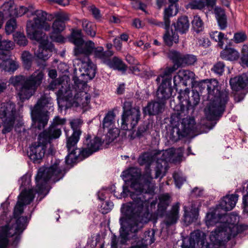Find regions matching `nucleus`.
<instances>
[{
  "label": "nucleus",
  "instance_id": "1",
  "mask_svg": "<svg viewBox=\"0 0 248 248\" xmlns=\"http://www.w3.org/2000/svg\"><path fill=\"white\" fill-rule=\"evenodd\" d=\"M122 176L131 182V187L135 190L130 193L133 201L125 206L126 214L138 216L143 207L148 206L149 200L155 193V186L152 181L151 170L148 167L142 176L140 169L132 167L123 171Z\"/></svg>",
  "mask_w": 248,
  "mask_h": 248
},
{
  "label": "nucleus",
  "instance_id": "2",
  "mask_svg": "<svg viewBox=\"0 0 248 248\" xmlns=\"http://www.w3.org/2000/svg\"><path fill=\"white\" fill-rule=\"evenodd\" d=\"M67 171L65 166L62 165V162L55 158L52 159L51 165L49 167H41L35 178L36 189H24L18 196V201L24 205H28L33 200L35 194L37 193L46 196L50 190L48 182L50 180L53 183L62 179Z\"/></svg>",
  "mask_w": 248,
  "mask_h": 248
},
{
  "label": "nucleus",
  "instance_id": "3",
  "mask_svg": "<svg viewBox=\"0 0 248 248\" xmlns=\"http://www.w3.org/2000/svg\"><path fill=\"white\" fill-rule=\"evenodd\" d=\"M198 92L201 94L206 93L210 101L204 108L207 118L210 120H218L225 110L229 100V91H220L218 82L216 79H205L195 83Z\"/></svg>",
  "mask_w": 248,
  "mask_h": 248
},
{
  "label": "nucleus",
  "instance_id": "4",
  "mask_svg": "<svg viewBox=\"0 0 248 248\" xmlns=\"http://www.w3.org/2000/svg\"><path fill=\"white\" fill-rule=\"evenodd\" d=\"M227 224L223 223V228L217 227L212 231L209 235L210 243L205 242L206 235L202 232H196L193 238H191V242L194 246L197 243L202 246V248H221L223 242H227L232 237H234L239 233V226L233 223L229 224L226 227Z\"/></svg>",
  "mask_w": 248,
  "mask_h": 248
},
{
  "label": "nucleus",
  "instance_id": "5",
  "mask_svg": "<svg viewBox=\"0 0 248 248\" xmlns=\"http://www.w3.org/2000/svg\"><path fill=\"white\" fill-rule=\"evenodd\" d=\"M24 205L18 201L14 211V218H11L6 224L0 227V248H7L9 244L8 238L15 236L14 242L20 239V235L27 226V217L19 216L23 212Z\"/></svg>",
  "mask_w": 248,
  "mask_h": 248
},
{
  "label": "nucleus",
  "instance_id": "6",
  "mask_svg": "<svg viewBox=\"0 0 248 248\" xmlns=\"http://www.w3.org/2000/svg\"><path fill=\"white\" fill-rule=\"evenodd\" d=\"M41 70H36L31 76L18 75L12 77L10 82L16 88L19 99L23 102L30 99L36 92L44 78Z\"/></svg>",
  "mask_w": 248,
  "mask_h": 248
},
{
  "label": "nucleus",
  "instance_id": "7",
  "mask_svg": "<svg viewBox=\"0 0 248 248\" xmlns=\"http://www.w3.org/2000/svg\"><path fill=\"white\" fill-rule=\"evenodd\" d=\"M174 112L172 114L171 119L172 121L177 122L170 132V139L176 142L181 139L186 137L194 130L195 122L193 118L186 117L188 114L185 107L179 104L174 108Z\"/></svg>",
  "mask_w": 248,
  "mask_h": 248
},
{
  "label": "nucleus",
  "instance_id": "8",
  "mask_svg": "<svg viewBox=\"0 0 248 248\" xmlns=\"http://www.w3.org/2000/svg\"><path fill=\"white\" fill-rule=\"evenodd\" d=\"M70 41L75 45L77 49L80 50L83 55H90L93 53L94 57L99 59L101 62L106 64L108 59L113 55L112 50L104 51L102 46L95 47L94 43L92 41L84 42L82 38L81 30H73L70 37Z\"/></svg>",
  "mask_w": 248,
  "mask_h": 248
},
{
  "label": "nucleus",
  "instance_id": "9",
  "mask_svg": "<svg viewBox=\"0 0 248 248\" xmlns=\"http://www.w3.org/2000/svg\"><path fill=\"white\" fill-rule=\"evenodd\" d=\"M61 134V131L55 127H51L41 133L38 141L31 144L30 147L29 156L33 162L40 160L44 156L46 145L50 144L51 140L58 138Z\"/></svg>",
  "mask_w": 248,
  "mask_h": 248
},
{
  "label": "nucleus",
  "instance_id": "10",
  "mask_svg": "<svg viewBox=\"0 0 248 248\" xmlns=\"http://www.w3.org/2000/svg\"><path fill=\"white\" fill-rule=\"evenodd\" d=\"M79 49L74 48V54L77 59L82 63L80 75L74 76L73 80L77 87L80 90H85L87 87V82L93 79L95 75L96 66L91 61L87 55H83Z\"/></svg>",
  "mask_w": 248,
  "mask_h": 248
},
{
  "label": "nucleus",
  "instance_id": "11",
  "mask_svg": "<svg viewBox=\"0 0 248 248\" xmlns=\"http://www.w3.org/2000/svg\"><path fill=\"white\" fill-rule=\"evenodd\" d=\"M51 98L44 94L37 101L31 109V116L33 121L37 124L36 127L41 130L47 124L48 121L47 108L48 105L51 104Z\"/></svg>",
  "mask_w": 248,
  "mask_h": 248
},
{
  "label": "nucleus",
  "instance_id": "12",
  "mask_svg": "<svg viewBox=\"0 0 248 248\" xmlns=\"http://www.w3.org/2000/svg\"><path fill=\"white\" fill-rule=\"evenodd\" d=\"M122 127L124 130L133 129L138 124L140 117L139 107H132L131 101H125L123 107Z\"/></svg>",
  "mask_w": 248,
  "mask_h": 248
},
{
  "label": "nucleus",
  "instance_id": "13",
  "mask_svg": "<svg viewBox=\"0 0 248 248\" xmlns=\"http://www.w3.org/2000/svg\"><path fill=\"white\" fill-rule=\"evenodd\" d=\"M16 114L15 103L8 102L1 104L0 108V119L3 124V134L10 132L12 130L15 122Z\"/></svg>",
  "mask_w": 248,
  "mask_h": 248
},
{
  "label": "nucleus",
  "instance_id": "14",
  "mask_svg": "<svg viewBox=\"0 0 248 248\" xmlns=\"http://www.w3.org/2000/svg\"><path fill=\"white\" fill-rule=\"evenodd\" d=\"M175 70L174 67L166 68L161 74L162 82L157 91V97L161 99H169L172 94L171 86V75Z\"/></svg>",
  "mask_w": 248,
  "mask_h": 248
},
{
  "label": "nucleus",
  "instance_id": "15",
  "mask_svg": "<svg viewBox=\"0 0 248 248\" xmlns=\"http://www.w3.org/2000/svg\"><path fill=\"white\" fill-rule=\"evenodd\" d=\"M239 220L238 217L234 214H224L223 215H217L214 212L208 213L206 216V224L209 226H214L218 223L219 225L217 227L220 228H224L222 224L226 223V227L229 224L233 223L236 225Z\"/></svg>",
  "mask_w": 248,
  "mask_h": 248
},
{
  "label": "nucleus",
  "instance_id": "16",
  "mask_svg": "<svg viewBox=\"0 0 248 248\" xmlns=\"http://www.w3.org/2000/svg\"><path fill=\"white\" fill-rule=\"evenodd\" d=\"M169 56L178 67L194 64L197 60L196 57L193 55H183L175 50L170 51Z\"/></svg>",
  "mask_w": 248,
  "mask_h": 248
},
{
  "label": "nucleus",
  "instance_id": "17",
  "mask_svg": "<svg viewBox=\"0 0 248 248\" xmlns=\"http://www.w3.org/2000/svg\"><path fill=\"white\" fill-rule=\"evenodd\" d=\"M32 15L35 16L33 17V20L28 21L26 27H29L31 24L32 27L40 28L44 22L46 21H51L54 18L53 14H48L41 10L35 11Z\"/></svg>",
  "mask_w": 248,
  "mask_h": 248
},
{
  "label": "nucleus",
  "instance_id": "18",
  "mask_svg": "<svg viewBox=\"0 0 248 248\" xmlns=\"http://www.w3.org/2000/svg\"><path fill=\"white\" fill-rule=\"evenodd\" d=\"M56 19L52 26V33L59 34L65 28V22L69 20L68 14L63 12H58L53 14Z\"/></svg>",
  "mask_w": 248,
  "mask_h": 248
},
{
  "label": "nucleus",
  "instance_id": "19",
  "mask_svg": "<svg viewBox=\"0 0 248 248\" xmlns=\"http://www.w3.org/2000/svg\"><path fill=\"white\" fill-rule=\"evenodd\" d=\"M156 97H157V95ZM157 101L150 102L143 108L144 114L155 115L162 111L165 106V101L167 99H161L157 97Z\"/></svg>",
  "mask_w": 248,
  "mask_h": 248
},
{
  "label": "nucleus",
  "instance_id": "20",
  "mask_svg": "<svg viewBox=\"0 0 248 248\" xmlns=\"http://www.w3.org/2000/svg\"><path fill=\"white\" fill-rule=\"evenodd\" d=\"M31 25L26 27V31L31 39L35 40L39 43V45L49 43L47 36L42 31H38L39 28L32 27Z\"/></svg>",
  "mask_w": 248,
  "mask_h": 248
},
{
  "label": "nucleus",
  "instance_id": "21",
  "mask_svg": "<svg viewBox=\"0 0 248 248\" xmlns=\"http://www.w3.org/2000/svg\"><path fill=\"white\" fill-rule=\"evenodd\" d=\"M179 203H176L172 206L170 211L166 214L164 223L167 229L177 222L179 218Z\"/></svg>",
  "mask_w": 248,
  "mask_h": 248
},
{
  "label": "nucleus",
  "instance_id": "22",
  "mask_svg": "<svg viewBox=\"0 0 248 248\" xmlns=\"http://www.w3.org/2000/svg\"><path fill=\"white\" fill-rule=\"evenodd\" d=\"M232 89L238 91L248 86V76L243 74L239 76L232 78L230 80Z\"/></svg>",
  "mask_w": 248,
  "mask_h": 248
},
{
  "label": "nucleus",
  "instance_id": "23",
  "mask_svg": "<svg viewBox=\"0 0 248 248\" xmlns=\"http://www.w3.org/2000/svg\"><path fill=\"white\" fill-rule=\"evenodd\" d=\"M53 48L54 46L51 43L39 45L34 54L39 59L46 61L51 56Z\"/></svg>",
  "mask_w": 248,
  "mask_h": 248
},
{
  "label": "nucleus",
  "instance_id": "24",
  "mask_svg": "<svg viewBox=\"0 0 248 248\" xmlns=\"http://www.w3.org/2000/svg\"><path fill=\"white\" fill-rule=\"evenodd\" d=\"M238 195L231 194L224 197L220 202L219 206L225 211L232 210L238 201Z\"/></svg>",
  "mask_w": 248,
  "mask_h": 248
},
{
  "label": "nucleus",
  "instance_id": "25",
  "mask_svg": "<svg viewBox=\"0 0 248 248\" xmlns=\"http://www.w3.org/2000/svg\"><path fill=\"white\" fill-rule=\"evenodd\" d=\"M164 29L166 31L163 38L165 45L171 46L173 44H177L179 42V36L176 31H173L172 29L170 30L169 27Z\"/></svg>",
  "mask_w": 248,
  "mask_h": 248
},
{
  "label": "nucleus",
  "instance_id": "26",
  "mask_svg": "<svg viewBox=\"0 0 248 248\" xmlns=\"http://www.w3.org/2000/svg\"><path fill=\"white\" fill-rule=\"evenodd\" d=\"M216 3V0H193L188 4V7L191 9L202 10L206 6L212 9Z\"/></svg>",
  "mask_w": 248,
  "mask_h": 248
},
{
  "label": "nucleus",
  "instance_id": "27",
  "mask_svg": "<svg viewBox=\"0 0 248 248\" xmlns=\"http://www.w3.org/2000/svg\"><path fill=\"white\" fill-rule=\"evenodd\" d=\"M83 143L84 145L88 147L93 153H94L101 149L103 142L102 139L98 137H96L93 139H91V136L88 135L85 137Z\"/></svg>",
  "mask_w": 248,
  "mask_h": 248
},
{
  "label": "nucleus",
  "instance_id": "28",
  "mask_svg": "<svg viewBox=\"0 0 248 248\" xmlns=\"http://www.w3.org/2000/svg\"><path fill=\"white\" fill-rule=\"evenodd\" d=\"M158 199L157 215L162 216L171 202L170 196L168 193L162 194L159 196Z\"/></svg>",
  "mask_w": 248,
  "mask_h": 248
},
{
  "label": "nucleus",
  "instance_id": "29",
  "mask_svg": "<svg viewBox=\"0 0 248 248\" xmlns=\"http://www.w3.org/2000/svg\"><path fill=\"white\" fill-rule=\"evenodd\" d=\"M220 57L225 60L234 61L239 59L240 54L238 51L234 48L226 47L220 52Z\"/></svg>",
  "mask_w": 248,
  "mask_h": 248
},
{
  "label": "nucleus",
  "instance_id": "30",
  "mask_svg": "<svg viewBox=\"0 0 248 248\" xmlns=\"http://www.w3.org/2000/svg\"><path fill=\"white\" fill-rule=\"evenodd\" d=\"M106 65L111 68L121 71L123 73H125L127 68L123 61L117 57H114L111 60L109 58Z\"/></svg>",
  "mask_w": 248,
  "mask_h": 248
},
{
  "label": "nucleus",
  "instance_id": "31",
  "mask_svg": "<svg viewBox=\"0 0 248 248\" xmlns=\"http://www.w3.org/2000/svg\"><path fill=\"white\" fill-rule=\"evenodd\" d=\"M194 73L187 70H180L177 75L173 78V82L175 85H177L182 80L186 81L190 78H193Z\"/></svg>",
  "mask_w": 248,
  "mask_h": 248
},
{
  "label": "nucleus",
  "instance_id": "32",
  "mask_svg": "<svg viewBox=\"0 0 248 248\" xmlns=\"http://www.w3.org/2000/svg\"><path fill=\"white\" fill-rule=\"evenodd\" d=\"M175 30L181 33H185L188 30L189 23L187 16H182L179 18L176 23L174 24Z\"/></svg>",
  "mask_w": 248,
  "mask_h": 248
},
{
  "label": "nucleus",
  "instance_id": "33",
  "mask_svg": "<svg viewBox=\"0 0 248 248\" xmlns=\"http://www.w3.org/2000/svg\"><path fill=\"white\" fill-rule=\"evenodd\" d=\"M82 26L83 31L89 36L94 37L96 34V26L92 22L86 19L82 20Z\"/></svg>",
  "mask_w": 248,
  "mask_h": 248
},
{
  "label": "nucleus",
  "instance_id": "34",
  "mask_svg": "<svg viewBox=\"0 0 248 248\" xmlns=\"http://www.w3.org/2000/svg\"><path fill=\"white\" fill-rule=\"evenodd\" d=\"M192 93L191 97L187 101V107L186 108L187 111L191 110L192 112L194 111V107L199 104L200 100L199 93L198 91H193Z\"/></svg>",
  "mask_w": 248,
  "mask_h": 248
},
{
  "label": "nucleus",
  "instance_id": "35",
  "mask_svg": "<svg viewBox=\"0 0 248 248\" xmlns=\"http://www.w3.org/2000/svg\"><path fill=\"white\" fill-rule=\"evenodd\" d=\"M80 136L79 133L75 132L73 133L71 136L67 138L66 147L68 152L77 149L76 146L79 140Z\"/></svg>",
  "mask_w": 248,
  "mask_h": 248
},
{
  "label": "nucleus",
  "instance_id": "36",
  "mask_svg": "<svg viewBox=\"0 0 248 248\" xmlns=\"http://www.w3.org/2000/svg\"><path fill=\"white\" fill-rule=\"evenodd\" d=\"M74 83V87H73L72 88L70 87L68 88L66 92L64 93V95H63V98L62 99V100H65L67 101L75 103V100L74 98V97L75 95L77 94V93H78V91L81 90L77 87V84L75 82Z\"/></svg>",
  "mask_w": 248,
  "mask_h": 248
},
{
  "label": "nucleus",
  "instance_id": "37",
  "mask_svg": "<svg viewBox=\"0 0 248 248\" xmlns=\"http://www.w3.org/2000/svg\"><path fill=\"white\" fill-rule=\"evenodd\" d=\"M115 114L113 111H108L105 115L103 121V127L108 128L113 126L114 123Z\"/></svg>",
  "mask_w": 248,
  "mask_h": 248
},
{
  "label": "nucleus",
  "instance_id": "38",
  "mask_svg": "<svg viewBox=\"0 0 248 248\" xmlns=\"http://www.w3.org/2000/svg\"><path fill=\"white\" fill-rule=\"evenodd\" d=\"M3 65L4 70L10 73H14L19 67L18 62L11 59L4 62Z\"/></svg>",
  "mask_w": 248,
  "mask_h": 248
},
{
  "label": "nucleus",
  "instance_id": "39",
  "mask_svg": "<svg viewBox=\"0 0 248 248\" xmlns=\"http://www.w3.org/2000/svg\"><path fill=\"white\" fill-rule=\"evenodd\" d=\"M80 161L77 149H76V150H71L70 152H68V155L65 158V162L67 165H72L76 162Z\"/></svg>",
  "mask_w": 248,
  "mask_h": 248
},
{
  "label": "nucleus",
  "instance_id": "40",
  "mask_svg": "<svg viewBox=\"0 0 248 248\" xmlns=\"http://www.w3.org/2000/svg\"><path fill=\"white\" fill-rule=\"evenodd\" d=\"M174 8H175L176 10H177L176 6L173 4H170L168 8L165 9L164 11L163 19L165 22V28L170 27V17L173 16L172 11Z\"/></svg>",
  "mask_w": 248,
  "mask_h": 248
},
{
  "label": "nucleus",
  "instance_id": "41",
  "mask_svg": "<svg viewBox=\"0 0 248 248\" xmlns=\"http://www.w3.org/2000/svg\"><path fill=\"white\" fill-rule=\"evenodd\" d=\"M224 34L221 32L217 31H212L210 33L211 38L218 42V46L222 48L224 45L223 40L224 39Z\"/></svg>",
  "mask_w": 248,
  "mask_h": 248
},
{
  "label": "nucleus",
  "instance_id": "42",
  "mask_svg": "<svg viewBox=\"0 0 248 248\" xmlns=\"http://www.w3.org/2000/svg\"><path fill=\"white\" fill-rule=\"evenodd\" d=\"M77 150L78 153L79 160L81 161L89 157L93 153L91 149L84 145V144L81 148L77 149Z\"/></svg>",
  "mask_w": 248,
  "mask_h": 248
},
{
  "label": "nucleus",
  "instance_id": "43",
  "mask_svg": "<svg viewBox=\"0 0 248 248\" xmlns=\"http://www.w3.org/2000/svg\"><path fill=\"white\" fill-rule=\"evenodd\" d=\"M15 42L20 46H25L28 44V40L23 33L17 32L13 34Z\"/></svg>",
  "mask_w": 248,
  "mask_h": 248
},
{
  "label": "nucleus",
  "instance_id": "44",
  "mask_svg": "<svg viewBox=\"0 0 248 248\" xmlns=\"http://www.w3.org/2000/svg\"><path fill=\"white\" fill-rule=\"evenodd\" d=\"M141 241H143L145 244L151 245L155 241V232L153 230H148L144 232V236L140 239Z\"/></svg>",
  "mask_w": 248,
  "mask_h": 248
},
{
  "label": "nucleus",
  "instance_id": "45",
  "mask_svg": "<svg viewBox=\"0 0 248 248\" xmlns=\"http://www.w3.org/2000/svg\"><path fill=\"white\" fill-rule=\"evenodd\" d=\"M192 25L194 30L198 33L202 31L204 29L203 23L201 17L198 15L194 16Z\"/></svg>",
  "mask_w": 248,
  "mask_h": 248
},
{
  "label": "nucleus",
  "instance_id": "46",
  "mask_svg": "<svg viewBox=\"0 0 248 248\" xmlns=\"http://www.w3.org/2000/svg\"><path fill=\"white\" fill-rule=\"evenodd\" d=\"M14 43L9 40L2 39L0 34V50L11 51L14 48Z\"/></svg>",
  "mask_w": 248,
  "mask_h": 248
},
{
  "label": "nucleus",
  "instance_id": "47",
  "mask_svg": "<svg viewBox=\"0 0 248 248\" xmlns=\"http://www.w3.org/2000/svg\"><path fill=\"white\" fill-rule=\"evenodd\" d=\"M16 28V22L15 19H11L7 21L5 26V32L7 34L13 33Z\"/></svg>",
  "mask_w": 248,
  "mask_h": 248
},
{
  "label": "nucleus",
  "instance_id": "48",
  "mask_svg": "<svg viewBox=\"0 0 248 248\" xmlns=\"http://www.w3.org/2000/svg\"><path fill=\"white\" fill-rule=\"evenodd\" d=\"M248 39L247 35L243 31H238L234 34L233 40L236 44L242 43Z\"/></svg>",
  "mask_w": 248,
  "mask_h": 248
},
{
  "label": "nucleus",
  "instance_id": "49",
  "mask_svg": "<svg viewBox=\"0 0 248 248\" xmlns=\"http://www.w3.org/2000/svg\"><path fill=\"white\" fill-rule=\"evenodd\" d=\"M83 124V121L79 119H73L70 122V125L73 130V133H79V135L81 134L80 127Z\"/></svg>",
  "mask_w": 248,
  "mask_h": 248
},
{
  "label": "nucleus",
  "instance_id": "50",
  "mask_svg": "<svg viewBox=\"0 0 248 248\" xmlns=\"http://www.w3.org/2000/svg\"><path fill=\"white\" fill-rule=\"evenodd\" d=\"M29 9L23 6H20L14 9V11H11L10 13L11 16H21L26 14Z\"/></svg>",
  "mask_w": 248,
  "mask_h": 248
},
{
  "label": "nucleus",
  "instance_id": "51",
  "mask_svg": "<svg viewBox=\"0 0 248 248\" xmlns=\"http://www.w3.org/2000/svg\"><path fill=\"white\" fill-rule=\"evenodd\" d=\"M21 58L25 67L27 69L30 68L31 64V57L30 53L24 51L22 54Z\"/></svg>",
  "mask_w": 248,
  "mask_h": 248
},
{
  "label": "nucleus",
  "instance_id": "52",
  "mask_svg": "<svg viewBox=\"0 0 248 248\" xmlns=\"http://www.w3.org/2000/svg\"><path fill=\"white\" fill-rule=\"evenodd\" d=\"M225 64L223 62H218L214 64L211 70L214 73L221 75L224 71Z\"/></svg>",
  "mask_w": 248,
  "mask_h": 248
},
{
  "label": "nucleus",
  "instance_id": "53",
  "mask_svg": "<svg viewBox=\"0 0 248 248\" xmlns=\"http://www.w3.org/2000/svg\"><path fill=\"white\" fill-rule=\"evenodd\" d=\"M149 124H143L140 126L137 132L136 135L138 137H141L150 134L149 131Z\"/></svg>",
  "mask_w": 248,
  "mask_h": 248
},
{
  "label": "nucleus",
  "instance_id": "54",
  "mask_svg": "<svg viewBox=\"0 0 248 248\" xmlns=\"http://www.w3.org/2000/svg\"><path fill=\"white\" fill-rule=\"evenodd\" d=\"M241 61L242 64L248 65V46L246 45L243 46L241 50Z\"/></svg>",
  "mask_w": 248,
  "mask_h": 248
},
{
  "label": "nucleus",
  "instance_id": "55",
  "mask_svg": "<svg viewBox=\"0 0 248 248\" xmlns=\"http://www.w3.org/2000/svg\"><path fill=\"white\" fill-rule=\"evenodd\" d=\"M67 85L63 82L61 83V86L59 87L58 91L56 93L58 99H62L63 98L65 93L68 89Z\"/></svg>",
  "mask_w": 248,
  "mask_h": 248
},
{
  "label": "nucleus",
  "instance_id": "56",
  "mask_svg": "<svg viewBox=\"0 0 248 248\" xmlns=\"http://www.w3.org/2000/svg\"><path fill=\"white\" fill-rule=\"evenodd\" d=\"M173 177L176 186L179 188H180L183 184L186 181V178L178 173H174L173 174Z\"/></svg>",
  "mask_w": 248,
  "mask_h": 248
},
{
  "label": "nucleus",
  "instance_id": "57",
  "mask_svg": "<svg viewBox=\"0 0 248 248\" xmlns=\"http://www.w3.org/2000/svg\"><path fill=\"white\" fill-rule=\"evenodd\" d=\"M66 119L64 118H61L59 116H56L53 121V124L49 127L47 129H49L51 127H55L61 130V128L58 127L59 125H62L65 124Z\"/></svg>",
  "mask_w": 248,
  "mask_h": 248
},
{
  "label": "nucleus",
  "instance_id": "58",
  "mask_svg": "<svg viewBox=\"0 0 248 248\" xmlns=\"http://www.w3.org/2000/svg\"><path fill=\"white\" fill-rule=\"evenodd\" d=\"M61 83L60 79H55L52 81L50 84L47 86V89L49 90L54 91L58 89L59 87L61 86Z\"/></svg>",
  "mask_w": 248,
  "mask_h": 248
},
{
  "label": "nucleus",
  "instance_id": "59",
  "mask_svg": "<svg viewBox=\"0 0 248 248\" xmlns=\"http://www.w3.org/2000/svg\"><path fill=\"white\" fill-rule=\"evenodd\" d=\"M79 96L81 98V100L84 99L85 103H83L84 105H88L90 102L91 96L87 93L83 92V90L78 91Z\"/></svg>",
  "mask_w": 248,
  "mask_h": 248
},
{
  "label": "nucleus",
  "instance_id": "60",
  "mask_svg": "<svg viewBox=\"0 0 248 248\" xmlns=\"http://www.w3.org/2000/svg\"><path fill=\"white\" fill-rule=\"evenodd\" d=\"M10 51L0 50V60H1L3 62L10 59Z\"/></svg>",
  "mask_w": 248,
  "mask_h": 248
},
{
  "label": "nucleus",
  "instance_id": "61",
  "mask_svg": "<svg viewBox=\"0 0 248 248\" xmlns=\"http://www.w3.org/2000/svg\"><path fill=\"white\" fill-rule=\"evenodd\" d=\"M215 14L217 19L226 17L224 11L220 7H217L215 8Z\"/></svg>",
  "mask_w": 248,
  "mask_h": 248
},
{
  "label": "nucleus",
  "instance_id": "62",
  "mask_svg": "<svg viewBox=\"0 0 248 248\" xmlns=\"http://www.w3.org/2000/svg\"><path fill=\"white\" fill-rule=\"evenodd\" d=\"M90 11L96 19H99L101 17L100 10L94 6L92 5L90 7Z\"/></svg>",
  "mask_w": 248,
  "mask_h": 248
},
{
  "label": "nucleus",
  "instance_id": "63",
  "mask_svg": "<svg viewBox=\"0 0 248 248\" xmlns=\"http://www.w3.org/2000/svg\"><path fill=\"white\" fill-rule=\"evenodd\" d=\"M119 130L117 128L110 129L108 132V134H110V136H111V140L116 139L119 135Z\"/></svg>",
  "mask_w": 248,
  "mask_h": 248
},
{
  "label": "nucleus",
  "instance_id": "64",
  "mask_svg": "<svg viewBox=\"0 0 248 248\" xmlns=\"http://www.w3.org/2000/svg\"><path fill=\"white\" fill-rule=\"evenodd\" d=\"M246 184H247L246 190L248 192V194L243 196V203L245 207V210L248 212V182L246 183Z\"/></svg>",
  "mask_w": 248,
  "mask_h": 248
}]
</instances>
